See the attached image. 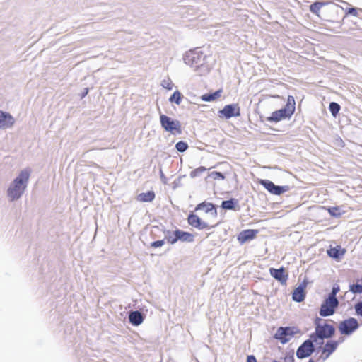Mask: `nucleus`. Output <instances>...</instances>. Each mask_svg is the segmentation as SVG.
Returning <instances> with one entry per match:
<instances>
[{
    "instance_id": "nucleus-25",
    "label": "nucleus",
    "mask_w": 362,
    "mask_h": 362,
    "mask_svg": "<svg viewBox=\"0 0 362 362\" xmlns=\"http://www.w3.org/2000/svg\"><path fill=\"white\" fill-rule=\"evenodd\" d=\"M329 109L332 116L336 117L339 114L341 107L338 103L332 102L329 105Z\"/></svg>"
},
{
    "instance_id": "nucleus-18",
    "label": "nucleus",
    "mask_w": 362,
    "mask_h": 362,
    "mask_svg": "<svg viewBox=\"0 0 362 362\" xmlns=\"http://www.w3.org/2000/svg\"><path fill=\"white\" fill-rule=\"evenodd\" d=\"M129 322L136 326L141 325L144 320L141 313L139 311H133L130 313L129 316Z\"/></svg>"
},
{
    "instance_id": "nucleus-3",
    "label": "nucleus",
    "mask_w": 362,
    "mask_h": 362,
    "mask_svg": "<svg viewBox=\"0 0 362 362\" xmlns=\"http://www.w3.org/2000/svg\"><path fill=\"white\" fill-rule=\"evenodd\" d=\"M30 173L27 170H22L8 189V196L13 201L18 199L23 192L29 179Z\"/></svg>"
},
{
    "instance_id": "nucleus-27",
    "label": "nucleus",
    "mask_w": 362,
    "mask_h": 362,
    "mask_svg": "<svg viewBox=\"0 0 362 362\" xmlns=\"http://www.w3.org/2000/svg\"><path fill=\"white\" fill-rule=\"evenodd\" d=\"M328 213L333 217H339L341 215L339 206L329 207L327 209Z\"/></svg>"
},
{
    "instance_id": "nucleus-30",
    "label": "nucleus",
    "mask_w": 362,
    "mask_h": 362,
    "mask_svg": "<svg viewBox=\"0 0 362 362\" xmlns=\"http://www.w3.org/2000/svg\"><path fill=\"white\" fill-rule=\"evenodd\" d=\"M176 149L180 152H184L188 148V144L185 141H179L175 145Z\"/></svg>"
},
{
    "instance_id": "nucleus-6",
    "label": "nucleus",
    "mask_w": 362,
    "mask_h": 362,
    "mask_svg": "<svg viewBox=\"0 0 362 362\" xmlns=\"http://www.w3.org/2000/svg\"><path fill=\"white\" fill-rule=\"evenodd\" d=\"M359 327V323L356 318L349 317L341 321L338 325V329L341 334L350 336Z\"/></svg>"
},
{
    "instance_id": "nucleus-7",
    "label": "nucleus",
    "mask_w": 362,
    "mask_h": 362,
    "mask_svg": "<svg viewBox=\"0 0 362 362\" xmlns=\"http://www.w3.org/2000/svg\"><path fill=\"white\" fill-rule=\"evenodd\" d=\"M344 341V337H341L337 341L329 340L327 341L322 350L320 358L324 361L327 359L330 355L337 349L339 344L343 343Z\"/></svg>"
},
{
    "instance_id": "nucleus-38",
    "label": "nucleus",
    "mask_w": 362,
    "mask_h": 362,
    "mask_svg": "<svg viewBox=\"0 0 362 362\" xmlns=\"http://www.w3.org/2000/svg\"><path fill=\"white\" fill-rule=\"evenodd\" d=\"M247 362H257L256 358L253 355H249L247 357Z\"/></svg>"
},
{
    "instance_id": "nucleus-41",
    "label": "nucleus",
    "mask_w": 362,
    "mask_h": 362,
    "mask_svg": "<svg viewBox=\"0 0 362 362\" xmlns=\"http://www.w3.org/2000/svg\"><path fill=\"white\" fill-rule=\"evenodd\" d=\"M161 177H162V178H164V175L163 173L161 174Z\"/></svg>"
},
{
    "instance_id": "nucleus-24",
    "label": "nucleus",
    "mask_w": 362,
    "mask_h": 362,
    "mask_svg": "<svg viewBox=\"0 0 362 362\" xmlns=\"http://www.w3.org/2000/svg\"><path fill=\"white\" fill-rule=\"evenodd\" d=\"M326 4L324 2H315L313 4L310 6V11L317 15V16H320V11L322 8L323 6H325Z\"/></svg>"
},
{
    "instance_id": "nucleus-13",
    "label": "nucleus",
    "mask_w": 362,
    "mask_h": 362,
    "mask_svg": "<svg viewBox=\"0 0 362 362\" xmlns=\"http://www.w3.org/2000/svg\"><path fill=\"white\" fill-rule=\"evenodd\" d=\"M258 233V230L246 229L238 234L237 239L240 244H244L248 240L255 239Z\"/></svg>"
},
{
    "instance_id": "nucleus-17",
    "label": "nucleus",
    "mask_w": 362,
    "mask_h": 362,
    "mask_svg": "<svg viewBox=\"0 0 362 362\" xmlns=\"http://www.w3.org/2000/svg\"><path fill=\"white\" fill-rule=\"evenodd\" d=\"M200 57L198 52H191L186 55L185 60L187 64L197 66L200 62Z\"/></svg>"
},
{
    "instance_id": "nucleus-21",
    "label": "nucleus",
    "mask_w": 362,
    "mask_h": 362,
    "mask_svg": "<svg viewBox=\"0 0 362 362\" xmlns=\"http://www.w3.org/2000/svg\"><path fill=\"white\" fill-rule=\"evenodd\" d=\"M205 209L206 212H209L211 211H214V214L215 215L217 214V211L215 209L214 205L211 203L206 202H203L199 204L195 207V211H198V210H201V209Z\"/></svg>"
},
{
    "instance_id": "nucleus-28",
    "label": "nucleus",
    "mask_w": 362,
    "mask_h": 362,
    "mask_svg": "<svg viewBox=\"0 0 362 362\" xmlns=\"http://www.w3.org/2000/svg\"><path fill=\"white\" fill-rule=\"evenodd\" d=\"M206 170V168L205 167H203V166H200L199 168H197L194 170L191 171L190 177H192V178L198 177L199 175H200L202 173H203Z\"/></svg>"
},
{
    "instance_id": "nucleus-39",
    "label": "nucleus",
    "mask_w": 362,
    "mask_h": 362,
    "mask_svg": "<svg viewBox=\"0 0 362 362\" xmlns=\"http://www.w3.org/2000/svg\"><path fill=\"white\" fill-rule=\"evenodd\" d=\"M88 88H86V92H83L82 97H84L88 93Z\"/></svg>"
},
{
    "instance_id": "nucleus-10",
    "label": "nucleus",
    "mask_w": 362,
    "mask_h": 362,
    "mask_svg": "<svg viewBox=\"0 0 362 362\" xmlns=\"http://www.w3.org/2000/svg\"><path fill=\"white\" fill-rule=\"evenodd\" d=\"M313 339L305 341L297 349L296 356L298 358H304L310 356L314 351Z\"/></svg>"
},
{
    "instance_id": "nucleus-32",
    "label": "nucleus",
    "mask_w": 362,
    "mask_h": 362,
    "mask_svg": "<svg viewBox=\"0 0 362 362\" xmlns=\"http://www.w3.org/2000/svg\"><path fill=\"white\" fill-rule=\"evenodd\" d=\"M234 202L233 199L223 201L222 202L221 206L225 209H234Z\"/></svg>"
},
{
    "instance_id": "nucleus-19",
    "label": "nucleus",
    "mask_w": 362,
    "mask_h": 362,
    "mask_svg": "<svg viewBox=\"0 0 362 362\" xmlns=\"http://www.w3.org/2000/svg\"><path fill=\"white\" fill-rule=\"evenodd\" d=\"M155 193L153 191H148L147 192H143L139 194L136 199L140 202H151L155 199Z\"/></svg>"
},
{
    "instance_id": "nucleus-9",
    "label": "nucleus",
    "mask_w": 362,
    "mask_h": 362,
    "mask_svg": "<svg viewBox=\"0 0 362 362\" xmlns=\"http://www.w3.org/2000/svg\"><path fill=\"white\" fill-rule=\"evenodd\" d=\"M259 183L262 185L269 192L275 195H280L288 191L287 186L275 185L274 182L268 180H260Z\"/></svg>"
},
{
    "instance_id": "nucleus-2",
    "label": "nucleus",
    "mask_w": 362,
    "mask_h": 362,
    "mask_svg": "<svg viewBox=\"0 0 362 362\" xmlns=\"http://www.w3.org/2000/svg\"><path fill=\"white\" fill-rule=\"evenodd\" d=\"M315 332L310 335V339L317 341V338L320 339H329L335 333L334 327L329 324L325 320L317 317L315 320Z\"/></svg>"
},
{
    "instance_id": "nucleus-8",
    "label": "nucleus",
    "mask_w": 362,
    "mask_h": 362,
    "mask_svg": "<svg viewBox=\"0 0 362 362\" xmlns=\"http://www.w3.org/2000/svg\"><path fill=\"white\" fill-rule=\"evenodd\" d=\"M240 115V108L238 104H230L223 107L218 111V116L221 118L229 119L233 117Z\"/></svg>"
},
{
    "instance_id": "nucleus-12",
    "label": "nucleus",
    "mask_w": 362,
    "mask_h": 362,
    "mask_svg": "<svg viewBox=\"0 0 362 362\" xmlns=\"http://www.w3.org/2000/svg\"><path fill=\"white\" fill-rule=\"evenodd\" d=\"M187 221L190 226L199 229H210L218 225L217 223L213 226H209L206 223L202 222L200 218L194 214H190L188 216Z\"/></svg>"
},
{
    "instance_id": "nucleus-33",
    "label": "nucleus",
    "mask_w": 362,
    "mask_h": 362,
    "mask_svg": "<svg viewBox=\"0 0 362 362\" xmlns=\"http://www.w3.org/2000/svg\"><path fill=\"white\" fill-rule=\"evenodd\" d=\"M161 85L164 88L168 90H171L173 86V83L170 79L163 80Z\"/></svg>"
},
{
    "instance_id": "nucleus-20",
    "label": "nucleus",
    "mask_w": 362,
    "mask_h": 362,
    "mask_svg": "<svg viewBox=\"0 0 362 362\" xmlns=\"http://www.w3.org/2000/svg\"><path fill=\"white\" fill-rule=\"evenodd\" d=\"M177 231L178 240L188 243L194 241V235L192 233L179 229H177Z\"/></svg>"
},
{
    "instance_id": "nucleus-43",
    "label": "nucleus",
    "mask_w": 362,
    "mask_h": 362,
    "mask_svg": "<svg viewBox=\"0 0 362 362\" xmlns=\"http://www.w3.org/2000/svg\"><path fill=\"white\" fill-rule=\"evenodd\" d=\"M308 362H314L313 360H310Z\"/></svg>"
},
{
    "instance_id": "nucleus-40",
    "label": "nucleus",
    "mask_w": 362,
    "mask_h": 362,
    "mask_svg": "<svg viewBox=\"0 0 362 362\" xmlns=\"http://www.w3.org/2000/svg\"><path fill=\"white\" fill-rule=\"evenodd\" d=\"M272 98H279V95H274V96H272Z\"/></svg>"
},
{
    "instance_id": "nucleus-15",
    "label": "nucleus",
    "mask_w": 362,
    "mask_h": 362,
    "mask_svg": "<svg viewBox=\"0 0 362 362\" xmlns=\"http://www.w3.org/2000/svg\"><path fill=\"white\" fill-rule=\"evenodd\" d=\"M305 287L306 284L304 283L303 284H300L293 291L292 293V298L294 301L300 303L304 300L305 298Z\"/></svg>"
},
{
    "instance_id": "nucleus-26",
    "label": "nucleus",
    "mask_w": 362,
    "mask_h": 362,
    "mask_svg": "<svg viewBox=\"0 0 362 362\" xmlns=\"http://www.w3.org/2000/svg\"><path fill=\"white\" fill-rule=\"evenodd\" d=\"M171 103H175L177 105H180L182 100V94L180 91L176 90L169 98Z\"/></svg>"
},
{
    "instance_id": "nucleus-11",
    "label": "nucleus",
    "mask_w": 362,
    "mask_h": 362,
    "mask_svg": "<svg viewBox=\"0 0 362 362\" xmlns=\"http://www.w3.org/2000/svg\"><path fill=\"white\" fill-rule=\"evenodd\" d=\"M295 332L293 330L292 327H281L277 329L276 333L274 334V338L280 341L281 344H286L289 341V337L293 336Z\"/></svg>"
},
{
    "instance_id": "nucleus-31",
    "label": "nucleus",
    "mask_w": 362,
    "mask_h": 362,
    "mask_svg": "<svg viewBox=\"0 0 362 362\" xmlns=\"http://www.w3.org/2000/svg\"><path fill=\"white\" fill-rule=\"evenodd\" d=\"M327 254L329 257L337 258L339 257V249L338 247H332L327 250Z\"/></svg>"
},
{
    "instance_id": "nucleus-4",
    "label": "nucleus",
    "mask_w": 362,
    "mask_h": 362,
    "mask_svg": "<svg viewBox=\"0 0 362 362\" xmlns=\"http://www.w3.org/2000/svg\"><path fill=\"white\" fill-rule=\"evenodd\" d=\"M339 291V286H334L328 297L325 299L320 309V315L327 317L332 315L339 305V300L336 296Z\"/></svg>"
},
{
    "instance_id": "nucleus-22",
    "label": "nucleus",
    "mask_w": 362,
    "mask_h": 362,
    "mask_svg": "<svg viewBox=\"0 0 362 362\" xmlns=\"http://www.w3.org/2000/svg\"><path fill=\"white\" fill-rule=\"evenodd\" d=\"M165 234V240L167 243L173 245L178 241L177 230L175 231L167 230Z\"/></svg>"
},
{
    "instance_id": "nucleus-42",
    "label": "nucleus",
    "mask_w": 362,
    "mask_h": 362,
    "mask_svg": "<svg viewBox=\"0 0 362 362\" xmlns=\"http://www.w3.org/2000/svg\"><path fill=\"white\" fill-rule=\"evenodd\" d=\"M161 177H162V178H164V175L163 173L161 174Z\"/></svg>"
},
{
    "instance_id": "nucleus-23",
    "label": "nucleus",
    "mask_w": 362,
    "mask_h": 362,
    "mask_svg": "<svg viewBox=\"0 0 362 362\" xmlns=\"http://www.w3.org/2000/svg\"><path fill=\"white\" fill-rule=\"evenodd\" d=\"M221 93L222 90H218L213 93L204 94L202 95L201 99L206 102L214 101L221 97Z\"/></svg>"
},
{
    "instance_id": "nucleus-35",
    "label": "nucleus",
    "mask_w": 362,
    "mask_h": 362,
    "mask_svg": "<svg viewBox=\"0 0 362 362\" xmlns=\"http://www.w3.org/2000/svg\"><path fill=\"white\" fill-rule=\"evenodd\" d=\"M214 180H224L225 176L220 172L214 171L210 175Z\"/></svg>"
},
{
    "instance_id": "nucleus-5",
    "label": "nucleus",
    "mask_w": 362,
    "mask_h": 362,
    "mask_svg": "<svg viewBox=\"0 0 362 362\" xmlns=\"http://www.w3.org/2000/svg\"><path fill=\"white\" fill-rule=\"evenodd\" d=\"M160 122L161 127L172 134H180L182 132L180 122L178 120L172 118L163 114L160 115Z\"/></svg>"
},
{
    "instance_id": "nucleus-14",
    "label": "nucleus",
    "mask_w": 362,
    "mask_h": 362,
    "mask_svg": "<svg viewBox=\"0 0 362 362\" xmlns=\"http://www.w3.org/2000/svg\"><path fill=\"white\" fill-rule=\"evenodd\" d=\"M270 274L272 277L279 281L281 283H286L288 279V275L285 273V269L284 267H281L280 269H274L270 268L269 269Z\"/></svg>"
},
{
    "instance_id": "nucleus-29",
    "label": "nucleus",
    "mask_w": 362,
    "mask_h": 362,
    "mask_svg": "<svg viewBox=\"0 0 362 362\" xmlns=\"http://www.w3.org/2000/svg\"><path fill=\"white\" fill-rule=\"evenodd\" d=\"M350 291L354 293H362V283L351 285Z\"/></svg>"
},
{
    "instance_id": "nucleus-1",
    "label": "nucleus",
    "mask_w": 362,
    "mask_h": 362,
    "mask_svg": "<svg viewBox=\"0 0 362 362\" xmlns=\"http://www.w3.org/2000/svg\"><path fill=\"white\" fill-rule=\"evenodd\" d=\"M296 110V101L292 95H288L284 107L272 112L267 121L272 123H277L281 120L289 119Z\"/></svg>"
},
{
    "instance_id": "nucleus-44",
    "label": "nucleus",
    "mask_w": 362,
    "mask_h": 362,
    "mask_svg": "<svg viewBox=\"0 0 362 362\" xmlns=\"http://www.w3.org/2000/svg\"><path fill=\"white\" fill-rule=\"evenodd\" d=\"M196 362H199L197 359L196 360Z\"/></svg>"
},
{
    "instance_id": "nucleus-34",
    "label": "nucleus",
    "mask_w": 362,
    "mask_h": 362,
    "mask_svg": "<svg viewBox=\"0 0 362 362\" xmlns=\"http://www.w3.org/2000/svg\"><path fill=\"white\" fill-rule=\"evenodd\" d=\"M359 11L362 13V10L361 9H358V8H349L347 11H346V14L348 15H352V16H359Z\"/></svg>"
},
{
    "instance_id": "nucleus-36",
    "label": "nucleus",
    "mask_w": 362,
    "mask_h": 362,
    "mask_svg": "<svg viewBox=\"0 0 362 362\" xmlns=\"http://www.w3.org/2000/svg\"><path fill=\"white\" fill-rule=\"evenodd\" d=\"M356 313L358 316L362 317V302H358L354 306Z\"/></svg>"
},
{
    "instance_id": "nucleus-16",
    "label": "nucleus",
    "mask_w": 362,
    "mask_h": 362,
    "mask_svg": "<svg viewBox=\"0 0 362 362\" xmlns=\"http://www.w3.org/2000/svg\"><path fill=\"white\" fill-rule=\"evenodd\" d=\"M14 123L13 118L9 115L0 111V128H8Z\"/></svg>"
},
{
    "instance_id": "nucleus-37",
    "label": "nucleus",
    "mask_w": 362,
    "mask_h": 362,
    "mask_svg": "<svg viewBox=\"0 0 362 362\" xmlns=\"http://www.w3.org/2000/svg\"><path fill=\"white\" fill-rule=\"evenodd\" d=\"M164 244H165V239L164 240H157V241L152 242L151 243V247L156 248V247H159L163 246Z\"/></svg>"
}]
</instances>
